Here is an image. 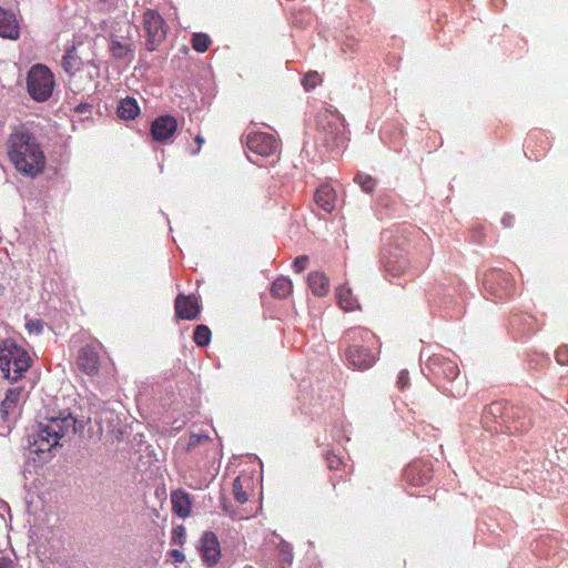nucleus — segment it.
<instances>
[{
	"label": "nucleus",
	"instance_id": "1",
	"mask_svg": "<svg viewBox=\"0 0 568 568\" xmlns=\"http://www.w3.org/2000/svg\"><path fill=\"white\" fill-rule=\"evenodd\" d=\"M6 146L9 161L22 175L36 178L44 171L45 154L36 135L26 126H16L9 134Z\"/></svg>",
	"mask_w": 568,
	"mask_h": 568
},
{
	"label": "nucleus",
	"instance_id": "2",
	"mask_svg": "<svg viewBox=\"0 0 568 568\" xmlns=\"http://www.w3.org/2000/svg\"><path fill=\"white\" fill-rule=\"evenodd\" d=\"M345 345V358L349 366L356 369L371 368L378 355L377 335L364 327L348 328L342 337Z\"/></svg>",
	"mask_w": 568,
	"mask_h": 568
},
{
	"label": "nucleus",
	"instance_id": "3",
	"mask_svg": "<svg viewBox=\"0 0 568 568\" xmlns=\"http://www.w3.org/2000/svg\"><path fill=\"white\" fill-rule=\"evenodd\" d=\"M78 420L71 413L61 412L59 416L48 418L38 426L33 440L36 453L50 452L60 445V440L78 432Z\"/></svg>",
	"mask_w": 568,
	"mask_h": 568
},
{
	"label": "nucleus",
	"instance_id": "4",
	"mask_svg": "<svg viewBox=\"0 0 568 568\" xmlns=\"http://www.w3.org/2000/svg\"><path fill=\"white\" fill-rule=\"evenodd\" d=\"M31 366L29 353L12 342H4L0 347V369L4 377L17 382Z\"/></svg>",
	"mask_w": 568,
	"mask_h": 568
},
{
	"label": "nucleus",
	"instance_id": "5",
	"mask_svg": "<svg viewBox=\"0 0 568 568\" xmlns=\"http://www.w3.org/2000/svg\"><path fill=\"white\" fill-rule=\"evenodd\" d=\"M62 68L69 74V85L74 93L85 91V85L82 83V73H85L87 83H92L99 75L98 65L91 61L83 62L73 50L64 54Z\"/></svg>",
	"mask_w": 568,
	"mask_h": 568
},
{
	"label": "nucleus",
	"instance_id": "6",
	"mask_svg": "<svg viewBox=\"0 0 568 568\" xmlns=\"http://www.w3.org/2000/svg\"><path fill=\"white\" fill-rule=\"evenodd\" d=\"M141 23L146 50L155 51L165 40L168 33V26L163 17L154 9H145Z\"/></svg>",
	"mask_w": 568,
	"mask_h": 568
},
{
	"label": "nucleus",
	"instance_id": "7",
	"mask_svg": "<svg viewBox=\"0 0 568 568\" xmlns=\"http://www.w3.org/2000/svg\"><path fill=\"white\" fill-rule=\"evenodd\" d=\"M54 78L43 64L33 65L27 78L28 92L36 101H47L53 91Z\"/></svg>",
	"mask_w": 568,
	"mask_h": 568
},
{
	"label": "nucleus",
	"instance_id": "8",
	"mask_svg": "<svg viewBox=\"0 0 568 568\" xmlns=\"http://www.w3.org/2000/svg\"><path fill=\"white\" fill-rule=\"evenodd\" d=\"M485 288L496 297L504 300L515 294L514 277L501 270H491L485 274Z\"/></svg>",
	"mask_w": 568,
	"mask_h": 568
},
{
	"label": "nucleus",
	"instance_id": "9",
	"mask_svg": "<svg viewBox=\"0 0 568 568\" xmlns=\"http://www.w3.org/2000/svg\"><path fill=\"white\" fill-rule=\"evenodd\" d=\"M196 548L203 565L207 568L216 566L222 557L220 540L213 531H204Z\"/></svg>",
	"mask_w": 568,
	"mask_h": 568
},
{
	"label": "nucleus",
	"instance_id": "10",
	"mask_svg": "<svg viewBox=\"0 0 568 568\" xmlns=\"http://www.w3.org/2000/svg\"><path fill=\"white\" fill-rule=\"evenodd\" d=\"M246 149L261 156H270L277 151L278 142L270 133L250 132L244 136Z\"/></svg>",
	"mask_w": 568,
	"mask_h": 568
},
{
	"label": "nucleus",
	"instance_id": "11",
	"mask_svg": "<svg viewBox=\"0 0 568 568\" xmlns=\"http://www.w3.org/2000/svg\"><path fill=\"white\" fill-rule=\"evenodd\" d=\"M318 126L324 133V140L329 145L338 144L343 141V120L335 113H324L320 116Z\"/></svg>",
	"mask_w": 568,
	"mask_h": 568
},
{
	"label": "nucleus",
	"instance_id": "12",
	"mask_svg": "<svg viewBox=\"0 0 568 568\" xmlns=\"http://www.w3.org/2000/svg\"><path fill=\"white\" fill-rule=\"evenodd\" d=\"M508 403L493 402L484 408L481 422L491 432H501L505 428Z\"/></svg>",
	"mask_w": 568,
	"mask_h": 568
},
{
	"label": "nucleus",
	"instance_id": "13",
	"mask_svg": "<svg viewBox=\"0 0 568 568\" xmlns=\"http://www.w3.org/2000/svg\"><path fill=\"white\" fill-rule=\"evenodd\" d=\"M505 428L503 433L510 435L521 434L526 432L530 426V418L528 412L519 406L508 404L506 413Z\"/></svg>",
	"mask_w": 568,
	"mask_h": 568
},
{
	"label": "nucleus",
	"instance_id": "14",
	"mask_svg": "<svg viewBox=\"0 0 568 568\" xmlns=\"http://www.w3.org/2000/svg\"><path fill=\"white\" fill-rule=\"evenodd\" d=\"M202 306L200 301L194 295L179 294L174 301L175 316L179 320L193 321L196 320L201 313Z\"/></svg>",
	"mask_w": 568,
	"mask_h": 568
},
{
	"label": "nucleus",
	"instance_id": "15",
	"mask_svg": "<svg viewBox=\"0 0 568 568\" xmlns=\"http://www.w3.org/2000/svg\"><path fill=\"white\" fill-rule=\"evenodd\" d=\"M178 130V120L172 115H160L151 124V135L154 141L166 143Z\"/></svg>",
	"mask_w": 568,
	"mask_h": 568
},
{
	"label": "nucleus",
	"instance_id": "16",
	"mask_svg": "<svg viewBox=\"0 0 568 568\" xmlns=\"http://www.w3.org/2000/svg\"><path fill=\"white\" fill-rule=\"evenodd\" d=\"M433 477V468L429 463L416 460L404 470V479L412 486H424Z\"/></svg>",
	"mask_w": 568,
	"mask_h": 568
},
{
	"label": "nucleus",
	"instance_id": "17",
	"mask_svg": "<svg viewBox=\"0 0 568 568\" xmlns=\"http://www.w3.org/2000/svg\"><path fill=\"white\" fill-rule=\"evenodd\" d=\"M77 365L81 372L89 376H94L99 373L100 356L92 346H83L80 348Z\"/></svg>",
	"mask_w": 568,
	"mask_h": 568
},
{
	"label": "nucleus",
	"instance_id": "18",
	"mask_svg": "<svg viewBox=\"0 0 568 568\" xmlns=\"http://www.w3.org/2000/svg\"><path fill=\"white\" fill-rule=\"evenodd\" d=\"M171 504L173 513L180 518H186L191 515L192 497L184 489H175L171 493Z\"/></svg>",
	"mask_w": 568,
	"mask_h": 568
},
{
	"label": "nucleus",
	"instance_id": "19",
	"mask_svg": "<svg viewBox=\"0 0 568 568\" xmlns=\"http://www.w3.org/2000/svg\"><path fill=\"white\" fill-rule=\"evenodd\" d=\"M19 24L16 16L0 7V37L16 40L19 38Z\"/></svg>",
	"mask_w": 568,
	"mask_h": 568
},
{
	"label": "nucleus",
	"instance_id": "20",
	"mask_svg": "<svg viewBox=\"0 0 568 568\" xmlns=\"http://www.w3.org/2000/svg\"><path fill=\"white\" fill-rule=\"evenodd\" d=\"M525 148L530 152V158L538 160L548 149V141L541 131L531 132L525 141Z\"/></svg>",
	"mask_w": 568,
	"mask_h": 568
},
{
	"label": "nucleus",
	"instance_id": "21",
	"mask_svg": "<svg viewBox=\"0 0 568 568\" xmlns=\"http://www.w3.org/2000/svg\"><path fill=\"white\" fill-rule=\"evenodd\" d=\"M314 201L323 211L331 213L335 209L336 193L332 186L321 185L314 194Z\"/></svg>",
	"mask_w": 568,
	"mask_h": 568
},
{
	"label": "nucleus",
	"instance_id": "22",
	"mask_svg": "<svg viewBox=\"0 0 568 568\" xmlns=\"http://www.w3.org/2000/svg\"><path fill=\"white\" fill-rule=\"evenodd\" d=\"M307 285L316 296H326L329 292V281L327 276L320 271L311 272L307 276Z\"/></svg>",
	"mask_w": 568,
	"mask_h": 568
},
{
	"label": "nucleus",
	"instance_id": "23",
	"mask_svg": "<svg viewBox=\"0 0 568 568\" xmlns=\"http://www.w3.org/2000/svg\"><path fill=\"white\" fill-rule=\"evenodd\" d=\"M116 114L123 120H134L140 114V106L136 100L131 97L120 100Z\"/></svg>",
	"mask_w": 568,
	"mask_h": 568
},
{
	"label": "nucleus",
	"instance_id": "24",
	"mask_svg": "<svg viewBox=\"0 0 568 568\" xmlns=\"http://www.w3.org/2000/svg\"><path fill=\"white\" fill-rule=\"evenodd\" d=\"M22 393V387H13L7 390L6 398L2 400L0 408L4 418L16 408L21 399Z\"/></svg>",
	"mask_w": 568,
	"mask_h": 568
},
{
	"label": "nucleus",
	"instance_id": "25",
	"mask_svg": "<svg viewBox=\"0 0 568 568\" xmlns=\"http://www.w3.org/2000/svg\"><path fill=\"white\" fill-rule=\"evenodd\" d=\"M293 292V283L288 277L276 278L271 286V294L276 298H286Z\"/></svg>",
	"mask_w": 568,
	"mask_h": 568
},
{
	"label": "nucleus",
	"instance_id": "26",
	"mask_svg": "<svg viewBox=\"0 0 568 568\" xmlns=\"http://www.w3.org/2000/svg\"><path fill=\"white\" fill-rule=\"evenodd\" d=\"M337 298L339 306L346 312L355 311L359 307L349 287L341 286L337 291Z\"/></svg>",
	"mask_w": 568,
	"mask_h": 568
},
{
	"label": "nucleus",
	"instance_id": "27",
	"mask_svg": "<svg viewBox=\"0 0 568 568\" xmlns=\"http://www.w3.org/2000/svg\"><path fill=\"white\" fill-rule=\"evenodd\" d=\"M407 267H408V263L404 257L388 258L384 263L385 272L394 277L405 274Z\"/></svg>",
	"mask_w": 568,
	"mask_h": 568
},
{
	"label": "nucleus",
	"instance_id": "28",
	"mask_svg": "<svg viewBox=\"0 0 568 568\" xmlns=\"http://www.w3.org/2000/svg\"><path fill=\"white\" fill-rule=\"evenodd\" d=\"M436 374L443 375L448 381H453L458 376L459 369L456 363L452 361H443L438 364Z\"/></svg>",
	"mask_w": 568,
	"mask_h": 568
},
{
	"label": "nucleus",
	"instance_id": "29",
	"mask_svg": "<svg viewBox=\"0 0 568 568\" xmlns=\"http://www.w3.org/2000/svg\"><path fill=\"white\" fill-rule=\"evenodd\" d=\"M211 329L206 325H197L193 333V341L194 343L200 346L204 347L210 344L211 342Z\"/></svg>",
	"mask_w": 568,
	"mask_h": 568
},
{
	"label": "nucleus",
	"instance_id": "30",
	"mask_svg": "<svg viewBox=\"0 0 568 568\" xmlns=\"http://www.w3.org/2000/svg\"><path fill=\"white\" fill-rule=\"evenodd\" d=\"M192 48L197 52H205L209 50L212 41L206 33H194L192 36Z\"/></svg>",
	"mask_w": 568,
	"mask_h": 568
},
{
	"label": "nucleus",
	"instance_id": "31",
	"mask_svg": "<svg viewBox=\"0 0 568 568\" xmlns=\"http://www.w3.org/2000/svg\"><path fill=\"white\" fill-rule=\"evenodd\" d=\"M323 82L322 77L317 71H308L302 80L303 88L305 91L314 90L317 85Z\"/></svg>",
	"mask_w": 568,
	"mask_h": 568
},
{
	"label": "nucleus",
	"instance_id": "32",
	"mask_svg": "<svg viewBox=\"0 0 568 568\" xmlns=\"http://www.w3.org/2000/svg\"><path fill=\"white\" fill-rule=\"evenodd\" d=\"M232 493H233L234 499L240 504H245L248 499L247 494L243 488L242 480L240 477H236L233 480Z\"/></svg>",
	"mask_w": 568,
	"mask_h": 568
},
{
	"label": "nucleus",
	"instance_id": "33",
	"mask_svg": "<svg viewBox=\"0 0 568 568\" xmlns=\"http://www.w3.org/2000/svg\"><path fill=\"white\" fill-rule=\"evenodd\" d=\"M355 182L358 183L362 190L366 193H369L375 187V180L365 173H357L354 178Z\"/></svg>",
	"mask_w": 568,
	"mask_h": 568
},
{
	"label": "nucleus",
	"instance_id": "34",
	"mask_svg": "<svg viewBox=\"0 0 568 568\" xmlns=\"http://www.w3.org/2000/svg\"><path fill=\"white\" fill-rule=\"evenodd\" d=\"M278 551L282 557V561L284 564H292L293 560V548L292 545L287 541L282 540L278 544Z\"/></svg>",
	"mask_w": 568,
	"mask_h": 568
},
{
	"label": "nucleus",
	"instance_id": "35",
	"mask_svg": "<svg viewBox=\"0 0 568 568\" xmlns=\"http://www.w3.org/2000/svg\"><path fill=\"white\" fill-rule=\"evenodd\" d=\"M110 51L112 55L116 59H122L128 54V47L122 44L120 41H112Z\"/></svg>",
	"mask_w": 568,
	"mask_h": 568
},
{
	"label": "nucleus",
	"instance_id": "36",
	"mask_svg": "<svg viewBox=\"0 0 568 568\" xmlns=\"http://www.w3.org/2000/svg\"><path fill=\"white\" fill-rule=\"evenodd\" d=\"M485 227L480 224L474 225L470 229L471 241L476 244H481L485 241Z\"/></svg>",
	"mask_w": 568,
	"mask_h": 568
},
{
	"label": "nucleus",
	"instance_id": "37",
	"mask_svg": "<svg viewBox=\"0 0 568 568\" xmlns=\"http://www.w3.org/2000/svg\"><path fill=\"white\" fill-rule=\"evenodd\" d=\"M210 437L207 435H197V434H191L189 437V442L186 445V450H191L199 446L202 443L210 442Z\"/></svg>",
	"mask_w": 568,
	"mask_h": 568
},
{
	"label": "nucleus",
	"instance_id": "38",
	"mask_svg": "<svg viewBox=\"0 0 568 568\" xmlns=\"http://www.w3.org/2000/svg\"><path fill=\"white\" fill-rule=\"evenodd\" d=\"M326 464L331 470H339L344 465L342 458L334 453L326 454Z\"/></svg>",
	"mask_w": 568,
	"mask_h": 568
},
{
	"label": "nucleus",
	"instance_id": "39",
	"mask_svg": "<svg viewBox=\"0 0 568 568\" xmlns=\"http://www.w3.org/2000/svg\"><path fill=\"white\" fill-rule=\"evenodd\" d=\"M26 328L30 334L39 335L43 331V322L40 320H31L26 323Z\"/></svg>",
	"mask_w": 568,
	"mask_h": 568
},
{
	"label": "nucleus",
	"instance_id": "40",
	"mask_svg": "<svg viewBox=\"0 0 568 568\" xmlns=\"http://www.w3.org/2000/svg\"><path fill=\"white\" fill-rule=\"evenodd\" d=\"M185 529L183 526H178L172 531V542L182 546L184 544Z\"/></svg>",
	"mask_w": 568,
	"mask_h": 568
},
{
	"label": "nucleus",
	"instance_id": "41",
	"mask_svg": "<svg viewBox=\"0 0 568 568\" xmlns=\"http://www.w3.org/2000/svg\"><path fill=\"white\" fill-rule=\"evenodd\" d=\"M556 361L560 365H568V346L561 345L556 349Z\"/></svg>",
	"mask_w": 568,
	"mask_h": 568
},
{
	"label": "nucleus",
	"instance_id": "42",
	"mask_svg": "<svg viewBox=\"0 0 568 568\" xmlns=\"http://www.w3.org/2000/svg\"><path fill=\"white\" fill-rule=\"evenodd\" d=\"M308 263V257L306 255L297 256L293 262V268L296 273H302Z\"/></svg>",
	"mask_w": 568,
	"mask_h": 568
},
{
	"label": "nucleus",
	"instance_id": "43",
	"mask_svg": "<svg viewBox=\"0 0 568 568\" xmlns=\"http://www.w3.org/2000/svg\"><path fill=\"white\" fill-rule=\"evenodd\" d=\"M396 384H397V387L400 390H403L404 388H406L409 385V375H408V372L406 369H402L398 373Z\"/></svg>",
	"mask_w": 568,
	"mask_h": 568
},
{
	"label": "nucleus",
	"instance_id": "44",
	"mask_svg": "<svg viewBox=\"0 0 568 568\" xmlns=\"http://www.w3.org/2000/svg\"><path fill=\"white\" fill-rule=\"evenodd\" d=\"M170 559L175 564H182L185 561L184 554L179 549H172L169 551Z\"/></svg>",
	"mask_w": 568,
	"mask_h": 568
},
{
	"label": "nucleus",
	"instance_id": "45",
	"mask_svg": "<svg viewBox=\"0 0 568 568\" xmlns=\"http://www.w3.org/2000/svg\"><path fill=\"white\" fill-rule=\"evenodd\" d=\"M92 105L89 103H80L74 108V112L78 114L91 113Z\"/></svg>",
	"mask_w": 568,
	"mask_h": 568
},
{
	"label": "nucleus",
	"instance_id": "46",
	"mask_svg": "<svg viewBox=\"0 0 568 568\" xmlns=\"http://www.w3.org/2000/svg\"><path fill=\"white\" fill-rule=\"evenodd\" d=\"M515 223V217L513 214L510 213H506L504 214L503 219H501V224L504 225V227H511Z\"/></svg>",
	"mask_w": 568,
	"mask_h": 568
},
{
	"label": "nucleus",
	"instance_id": "47",
	"mask_svg": "<svg viewBox=\"0 0 568 568\" xmlns=\"http://www.w3.org/2000/svg\"><path fill=\"white\" fill-rule=\"evenodd\" d=\"M194 141H195V143L197 144V148H196V150H194V151L192 152V154H197V153L200 152V150H201L202 144L204 143V139H203V136H202L201 134H197V135L194 138Z\"/></svg>",
	"mask_w": 568,
	"mask_h": 568
},
{
	"label": "nucleus",
	"instance_id": "48",
	"mask_svg": "<svg viewBox=\"0 0 568 568\" xmlns=\"http://www.w3.org/2000/svg\"><path fill=\"white\" fill-rule=\"evenodd\" d=\"M0 568H13L12 561L9 558L0 557Z\"/></svg>",
	"mask_w": 568,
	"mask_h": 568
},
{
	"label": "nucleus",
	"instance_id": "49",
	"mask_svg": "<svg viewBox=\"0 0 568 568\" xmlns=\"http://www.w3.org/2000/svg\"><path fill=\"white\" fill-rule=\"evenodd\" d=\"M82 83H84L85 90L93 84V82L92 83H87L85 82V73H82Z\"/></svg>",
	"mask_w": 568,
	"mask_h": 568
}]
</instances>
